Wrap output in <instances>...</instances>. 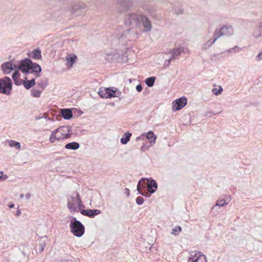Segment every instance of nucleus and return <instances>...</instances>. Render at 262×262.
Listing matches in <instances>:
<instances>
[{
    "label": "nucleus",
    "mask_w": 262,
    "mask_h": 262,
    "mask_svg": "<svg viewBox=\"0 0 262 262\" xmlns=\"http://www.w3.org/2000/svg\"><path fill=\"white\" fill-rule=\"evenodd\" d=\"M183 51L184 50L182 47L173 49L170 52L171 53L170 58L168 60H167L168 64H169L171 61L177 59Z\"/></svg>",
    "instance_id": "nucleus-19"
},
{
    "label": "nucleus",
    "mask_w": 262,
    "mask_h": 262,
    "mask_svg": "<svg viewBox=\"0 0 262 262\" xmlns=\"http://www.w3.org/2000/svg\"><path fill=\"white\" fill-rule=\"evenodd\" d=\"M46 246V242L45 240L42 238H40L38 241V244L37 245L36 247V251L38 253H41L43 250L44 247Z\"/></svg>",
    "instance_id": "nucleus-25"
},
{
    "label": "nucleus",
    "mask_w": 262,
    "mask_h": 262,
    "mask_svg": "<svg viewBox=\"0 0 262 262\" xmlns=\"http://www.w3.org/2000/svg\"><path fill=\"white\" fill-rule=\"evenodd\" d=\"M239 48L237 47V46H235L232 48H230L229 50H227L228 52L230 53H237L239 52Z\"/></svg>",
    "instance_id": "nucleus-41"
},
{
    "label": "nucleus",
    "mask_w": 262,
    "mask_h": 262,
    "mask_svg": "<svg viewBox=\"0 0 262 262\" xmlns=\"http://www.w3.org/2000/svg\"><path fill=\"white\" fill-rule=\"evenodd\" d=\"M99 96L103 98H110L112 97H118L121 95V92L116 89L114 90L111 88H101L98 92Z\"/></svg>",
    "instance_id": "nucleus-6"
},
{
    "label": "nucleus",
    "mask_w": 262,
    "mask_h": 262,
    "mask_svg": "<svg viewBox=\"0 0 262 262\" xmlns=\"http://www.w3.org/2000/svg\"><path fill=\"white\" fill-rule=\"evenodd\" d=\"M85 9V5L82 3H77L74 5L71 6L70 7H68L67 9L69 11H70L72 14L77 13V15H78V12L79 11H83Z\"/></svg>",
    "instance_id": "nucleus-12"
},
{
    "label": "nucleus",
    "mask_w": 262,
    "mask_h": 262,
    "mask_svg": "<svg viewBox=\"0 0 262 262\" xmlns=\"http://www.w3.org/2000/svg\"><path fill=\"white\" fill-rule=\"evenodd\" d=\"M256 59L260 60L262 59V52L256 56Z\"/></svg>",
    "instance_id": "nucleus-48"
},
{
    "label": "nucleus",
    "mask_w": 262,
    "mask_h": 262,
    "mask_svg": "<svg viewBox=\"0 0 262 262\" xmlns=\"http://www.w3.org/2000/svg\"><path fill=\"white\" fill-rule=\"evenodd\" d=\"M14 206V204L13 203H11L10 205H9V207L10 208H12Z\"/></svg>",
    "instance_id": "nucleus-53"
},
{
    "label": "nucleus",
    "mask_w": 262,
    "mask_h": 262,
    "mask_svg": "<svg viewBox=\"0 0 262 262\" xmlns=\"http://www.w3.org/2000/svg\"><path fill=\"white\" fill-rule=\"evenodd\" d=\"M214 38L213 39H209L208 40L204 45L203 46V48L204 49H207L209 47H210L216 41V40L219 38L217 36H214Z\"/></svg>",
    "instance_id": "nucleus-31"
},
{
    "label": "nucleus",
    "mask_w": 262,
    "mask_h": 262,
    "mask_svg": "<svg viewBox=\"0 0 262 262\" xmlns=\"http://www.w3.org/2000/svg\"><path fill=\"white\" fill-rule=\"evenodd\" d=\"M64 139L67 138L64 137V136L61 134V132L56 131V129L52 132L50 137V141L51 143H54L55 140Z\"/></svg>",
    "instance_id": "nucleus-18"
},
{
    "label": "nucleus",
    "mask_w": 262,
    "mask_h": 262,
    "mask_svg": "<svg viewBox=\"0 0 262 262\" xmlns=\"http://www.w3.org/2000/svg\"><path fill=\"white\" fill-rule=\"evenodd\" d=\"M76 108H62L60 110L61 116L66 120H69L73 117V110Z\"/></svg>",
    "instance_id": "nucleus-16"
},
{
    "label": "nucleus",
    "mask_w": 262,
    "mask_h": 262,
    "mask_svg": "<svg viewBox=\"0 0 262 262\" xmlns=\"http://www.w3.org/2000/svg\"><path fill=\"white\" fill-rule=\"evenodd\" d=\"M141 24H142L143 30L145 32H149L151 30L152 25L150 20L147 16L143 14L141 17Z\"/></svg>",
    "instance_id": "nucleus-13"
},
{
    "label": "nucleus",
    "mask_w": 262,
    "mask_h": 262,
    "mask_svg": "<svg viewBox=\"0 0 262 262\" xmlns=\"http://www.w3.org/2000/svg\"><path fill=\"white\" fill-rule=\"evenodd\" d=\"M198 252L196 251H190L189 253L190 256H189L188 260H195V258L198 256Z\"/></svg>",
    "instance_id": "nucleus-38"
},
{
    "label": "nucleus",
    "mask_w": 262,
    "mask_h": 262,
    "mask_svg": "<svg viewBox=\"0 0 262 262\" xmlns=\"http://www.w3.org/2000/svg\"><path fill=\"white\" fill-rule=\"evenodd\" d=\"M77 202L76 196L75 194V192L72 193V195L69 196L67 200V207L70 210V212H76L78 211L76 206Z\"/></svg>",
    "instance_id": "nucleus-11"
},
{
    "label": "nucleus",
    "mask_w": 262,
    "mask_h": 262,
    "mask_svg": "<svg viewBox=\"0 0 262 262\" xmlns=\"http://www.w3.org/2000/svg\"><path fill=\"white\" fill-rule=\"evenodd\" d=\"M182 231V228L180 226H177L172 229L171 234L174 235H177L179 232Z\"/></svg>",
    "instance_id": "nucleus-37"
},
{
    "label": "nucleus",
    "mask_w": 262,
    "mask_h": 262,
    "mask_svg": "<svg viewBox=\"0 0 262 262\" xmlns=\"http://www.w3.org/2000/svg\"><path fill=\"white\" fill-rule=\"evenodd\" d=\"M143 9L149 14L152 15L155 12L156 8L154 6L146 5L143 7Z\"/></svg>",
    "instance_id": "nucleus-33"
},
{
    "label": "nucleus",
    "mask_w": 262,
    "mask_h": 262,
    "mask_svg": "<svg viewBox=\"0 0 262 262\" xmlns=\"http://www.w3.org/2000/svg\"><path fill=\"white\" fill-rule=\"evenodd\" d=\"M223 92V89L221 86H220L219 89L214 88L212 89V93L215 95H219Z\"/></svg>",
    "instance_id": "nucleus-40"
},
{
    "label": "nucleus",
    "mask_w": 262,
    "mask_h": 262,
    "mask_svg": "<svg viewBox=\"0 0 262 262\" xmlns=\"http://www.w3.org/2000/svg\"><path fill=\"white\" fill-rule=\"evenodd\" d=\"M20 73L18 71L15 70L12 75V78L13 80L14 83L16 85H19L21 84L22 80L19 79L20 77Z\"/></svg>",
    "instance_id": "nucleus-22"
},
{
    "label": "nucleus",
    "mask_w": 262,
    "mask_h": 262,
    "mask_svg": "<svg viewBox=\"0 0 262 262\" xmlns=\"http://www.w3.org/2000/svg\"><path fill=\"white\" fill-rule=\"evenodd\" d=\"M12 81L11 79L5 76L0 78V94L8 95L12 90Z\"/></svg>",
    "instance_id": "nucleus-5"
},
{
    "label": "nucleus",
    "mask_w": 262,
    "mask_h": 262,
    "mask_svg": "<svg viewBox=\"0 0 262 262\" xmlns=\"http://www.w3.org/2000/svg\"><path fill=\"white\" fill-rule=\"evenodd\" d=\"M130 29H127L126 31H123L122 27H118V30L114 33V38L118 39H122L125 35L129 33Z\"/></svg>",
    "instance_id": "nucleus-20"
},
{
    "label": "nucleus",
    "mask_w": 262,
    "mask_h": 262,
    "mask_svg": "<svg viewBox=\"0 0 262 262\" xmlns=\"http://www.w3.org/2000/svg\"><path fill=\"white\" fill-rule=\"evenodd\" d=\"M234 33V30L231 26L224 25L219 30L216 29L215 30L213 36H216L219 38L224 35L231 36Z\"/></svg>",
    "instance_id": "nucleus-7"
},
{
    "label": "nucleus",
    "mask_w": 262,
    "mask_h": 262,
    "mask_svg": "<svg viewBox=\"0 0 262 262\" xmlns=\"http://www.w3.org/2000/svg\"><path fill=\"white\" fill-rule=\"evenodd\" d=\"M31 195L30 193H27L26 195V198L27 200H29L31 198Z\"/></svg>",
    "instance_id": "nucleus-51"
},
{
    "label": "nucleus",
    "mask_w": 262,
    "mask_h": 262,
    "mask_svg": "<svg viewBox=\"0 0 262 262\" xmlns=\"http://www.w3.org/2000/svg\"><path fill=\"white\" fill-rule=\"evenodd\" d=\"M59 262H70L68 259H65V258H61L60 259V261Z\"/></svg>",
    "instance_id": "nucleus-50"
},
{
    "label": "nucleus",
    "mask_w": 262,
    "mask_h": 262,
    "mask_svg": "<svg viewBox=\"0 0 262 262\" xmlns=\"http://www.w3.org/2000/svg\"><path fill=\"white\" fill-rule=\"evenodd\" d=\"M20 213H21L20 210L18 209L16 212L15 215L17 216H19Z\"/></svg>",
    "instance_id": "nucleus-52"
},
{
    "label": "nucleus",
    "mask_w": 262,
    "mask_h": 262,
    "mask_svg": "<svg viewBox=\"0 0 262 262\" xmlns=\"http://www.w3.org/2000/svg\"><path fill=\"white\" fill-rule=\"evenodd\" d=\"M39 86L41 88V90H42V91L45 89V88L46 87L47 84L45 83L41 82V83H39Z\"/></svg>",
    "instance_id": "nucleus-46"
},
{
    "label": "nucleus",
    "mask_w": 262,
    "mask_h": 262,
    "mask_svg": "<svg viewBox=\"0 0 262 262\" xmlns=\"http://www.w3.org/2000/svg\"><path fill=\"white\" fill-rule=\"evenodd\" d=\"M8 144L10 147H15L16 149H19L21 147L20 143L19 142L14 140L9 141Z\"/></svg>",
    "instance_id": "nucleus-36"
},
{
    "label": "nucleus",
    "mask_w": 262,
    "mask_h": 262,
    "mask_svg": "<svg viewBox=\"0 0 262 262\" xmlns=\"http://www.w3.org/2000/svg\"><path fill=\"white\" fill-rule=\"evenodd\" d=\"M112 105H114V103H113H113H112Z\"/></svg>",
    "instance_id": "nucleus-57"
},
{
    "label": "nucleus",
    "mask_w": 262,
    "mask_h": 262,
    "mask_svg": "<svg viewBox=\"0 0 262 262\" xmlns=\"http://www.w3.org/2000/svg\"><path fill=\"white\" fill-rule=\"evenodd\" d=\"M228 203V202H226V201L223 199L217 200L216 202V206H218L219 207H223Z\"/></svg>",
    "instance_id": "nucleus-39"
},
{
    "label": "nucleus",
    "mask_w": 262,
    "mask_h": 262,
    "mask_svg": "<svg viewBox=\"0 0 262 262\" xmlns=\"http://www.w3.org/2000/svg\"><path fill=\"white\" fill-rule=\"evenodd\" d=\"M28 56L33 59L38 60L41 58V51L39 48L34 49L32 52L28 53Z\"/></svg>",
    "instance_id": "nucleus-21"
},
{
    "label": "nucleus",
    "mask_w": 262,
    "mask_h": 262,
    "mask_svg": "<svg viewBox=\"0 0 262 262\" xmlns=\"http://www.w3.org/2000/svg\"><path fill=\"white\" fill-rule=\"evenodd\" d=\"M187 103V99L185 97H181L174 100L172 102V110L178 111L183 108Z\"/></svg>",
    "instance_id": "nucleus-9"
},
{
    "label": "nucleus",
    "mask_w": 262,
    "mask_h": 262,
    "mask_svg": "<svg viewBox=\"0 0 262 262\" xmlns=\"http://www.w3.org/2000/svg\"><path fill=\"white\" fill-rule=\"evenodd\" d=\"M147 181V189L148 192L147 193L150 194V196L151 194H153L156 192L158 188V184L157 182L152 178H146Z\"/></svg>",
    "instance_id": "nucleus-10"
},
{
    "label": "nucleus",
    "mask_w": 262,
    "mask_h": 262,
    "mask_svg": "<svg viewBox=\"0 0 262 262\" xmlns=\"http://www.w3.org/2000/svg\"><path fill=\"white\" fill-rule=\"evenodd\" d=\"M8 177L6 174H4L3 171H0V181L7 180Z\"/></svg>",
    "instance_id": "nucleus-43"
},
{
    "label": "nucleus",
    "mask_w": 262,
    "mask_h": 262,
    "mask_svg": "<svg viewBox=\"0 0 262 262\" xmlns=\"http://www.w3.org/2000/svg\"><path fill=\"white\" fill-rule=\"evenodd\" d=\"M141 138H144L143 136H142V135L140 136V137H138L137 138H136V140L137 141H138L139 140H140L141 139Z\"/></svg>",
    "instance_id": "nucleus-54"
},
{
    "label": "nucleus",
    "mask_w": 262,
    "mask_h": 262,
    "mask_svg": "<svg viewBox=\"0 0 262 262\" xmlns=\"http://www.w3.org/2000/svg\"><path fill=\"white\" fill-rule=\"evenodd\" d=\"M136 89L138 92H140L142 91L143 88L141 84H139L136 86Z\"/></svg>",
    "instance_id": "nucleus-45"
},
{
    "label": "nucleus",
    "mask_w": 262,
    "mask_h": 262,
    "mask_svg": "<svg viewBox=\"0 0 262 262\" xmlns=\"http://www.w3.org/2000/svg\"><path fill=\"white\" fill-rule=\"evenodd\" d=\"M253 35L255 38H258L262 36V26L260 25L255 29Z\"/></svg>",
    "instance_id": "nucleus-35"
},
{
    "label": "nucleus",
    "mask_w": 262,
    "mask_h": 262,
    "mask_svg": "<svg viewBox=\"0 0 262 262\" xmlns=\"http://www.w3.org/2000/svg\"><path fill=\"white\" fill-rule=\"evenodd\" d=\"M42 90L36 88H33L31 90V94L32 97L35 98L40 97L42 93Z\"/></svg>",
    "instance_id": "nucleus-30"
},
{
    "label": "nucleus",
    "mask_w": 262,
    "mask_h": 262,
    "mask_svg": "<svg viewBox=\"0 0 262 262\" xmlns=\"http://www.w3.org/2000/svg\"><path fill=\"white\" fill-rule=\"evenodd\" d=\"M16 69L20 70L25 75L34 73L36 78L39 77V74L41 72V67L37 63L33 62L29 58H26L18 62L15 66Z\"/></svg>",
    "instance_id": "nucleus-1"
},
{
    "label": "nucleus",
    "mask_w": 262,
    "mask_h": 262,
    "mask_svg": "<svg viewBox=\"0 0 262 262\" xmlns=\"http://www.w3.org/2000/svg\"><path fill=\"white\" fill-rule=\"evenodd\" d=\"M24 194H20V198L21 199H23V198H24Z\"/></svg>",
    "instance_id": "nucleus-55"
},
{
    "label": "nucleus",
    "mask_w": 262,
    "mask_h": 262,
    "mask_svg": "<svg viewBox=\"0 0 262 262\" xmlns=\"http://www.w3.org/2000/svg\"><path fill=\"white\" fill-rule=\"evenodd\" d=\"M101 211L98 209H86L81 210L80 213L81 214L88 216L91 218L94 217L96 215L101 213Z\"/></svg>",
    "instance_id": "nucleus-15"
},
{
    "label": "nucleus",
    "mask_w": 262,
    "mask_h": 262,
    "mask_svg": "<svg viewBox=\"0 0 262 262\" xmlns=\"http://www.w3.org/2000/svg\"><path fill=\"white\" fill-rule=\"evenodd\" d=\"M143 148H144V147H143V146H142V147H141V149H141V150H143Z\"/></svg>",
    "instance_id": "nucleus-56"
},
{
    "label": "nucleus",
    "mask_w": 262,
    "mask_h": 262,
    "mask_svg": "<svg viewBox=\"0 0 262 262\" xmlns=\"http://www.w3.org/2000/svg\"><path fill=\"white\" fill-rule=\"evenodd\" d=\"M156 79V77L151 76L146 78L145 82L148 87H152L154 85Z\"/></svg>",
    "instance_id": "nucleus-32"
},
{
    "label": "nucleus",
    "mask_w": 262,
    "mask_h": 262,
    "mask_svg": "<svg viewBox=\"0 0 262 262\" xmlns=\"http://www.w3.org/2000/svg\"><path fill=\"white\" fill-rule=\"evenodd\" d=\"M131 136L132 133L129 132L124 133L120 139L121 144L123 145L126 144L129 141Z\"/></svg>",
    "instance_id": "nucleus-26"
},
{
    "label": "nucleus",
    "mask_w": 262,
    "mask_h": 262,
    "mask_svg": "<svg viewBox=\"0 0 262 262\" xmlns=\"http://www.w3.org/2000/svg\"><path fill=\"white\" fill-rule=\"evenodd\" d=\"M124 193L127 196H129L130 194L129 189L127 188H125L124 189Z\"/></svg>",
    "instance_id": "nucleus-47"
},
{
    "label": "nucleus",
    "mask_w": 262,
    "mask_h": 262,
    "mask_svg": "<svg viewBox=\"0 0 262 262\" xmlns=\"http://www.w3.org/2000/svg\"><path fill=\"white\" fill-rule=\"evenodd\" d=\"M208 113L210 114V116L215 114L213 113L212 112H206V114H205L204 116H208Z\"/></svg>",
    "instance_id": "nucleus-49"
},
{
    "label": "nucleus",
    "mask_w": 262,
    "mask_h": 262,
    "mask_svg": "<svg viewBox=\"0 0 262 262\" xmlns=\"http://www.w3.org/2000/svg\"><path fill=\"white\" fill-rule=\"evenodd\" d=\"M144 200L141 196H138L136 199V203L138 205H141L144 203Z\"/></svg>",
    "instance_id": "nucleus-42"
},
{
    "label": "nucleus",
    "mask_w": 262,
    "mask_h": 262,
    "mask_svg": "<svg viewBox=\"0 0 262 262\" xmlns=\"http://www.w3.org/2000/svg\"><path fill=\"white\" fill-rule=\"evenodd\" d=\"M193 262H206V256L201 252H198V256L195 258V260H193Z\"/></svg>",
    "instance_id": "nucleus-34"
},
{
    "label": "nucleus",
    "mask_w": 262,
    "mask_h": 262,
    "mask_svg": "<svg viewBox=\"0 0 262 262\" xmlns=\"http://www.w3.org/2000/svg\"><path fill=\"white\" fill-rule=\"evenodd\" d=\"M75 194L76 196V200H77V205L78 208L80 211L81 210H82V208L84 207V206L83 205L82 200L80 198V195L77 192H75Z\"/></svg>",
    "instance_id": "nucleus-29"
},
{
    "label": "nucleus",
    "mask_w": 262,
    "mask_h": 262,
    "mask_svg": "<svg viewBox=\"0 0 262 262\" xmlns=\"http://www.w3.org/2000/svg\"><path fill=\"white\" fill-rule=\"evenodd\" d=\"M80 147V144L76 142H72L67 144L65 148L68 149L76 150Z\"/></svg>",
    "instance_id": "nucleus-28"
},
{
    "label": "nucleus",
    "mask_w": 262,
    "mask_h": 262,
    "mask_svg": "<svg viewBox=\"0 0 262 262\" xmlns=\"http://www.w3.org/2000/svg\"><path fill=\"white\" fill-rule=\"evenodd\" d=\"M143 13L138 9L135 12H130L126 14L124 18V22L127 26L138 28L141 26V17Z\"/></svg>",
    "instance_id": "nucleus-2"
},
{
    "label": "nucleus",
    "mask_w": 262,
    "mask_h": 262,
    "mask_svg": "<svg viewBox=\"0 0 262 262\" xmlns=\"http://www.w3.org/2000/svg\"><path fill=\"white\" fill-rule=\"evenodd\" d=\"M77 59V56L75 54H68L66 57V60H67V65L68 67H71L75 62V60Z\"/></svg>",
    "instance_id": "nucleus-23"
},
{
    "label": "nucleus",
    "mask_w": 262,
    "mask_h": 262,
    "mask_svg": "<svg viewBox=\"0 0 262 262\" xmlns=\"http://www.w3.org/2000/svg\"><path fill=\"white\" fill-rule=\"evenodd\" d=\"M72 127L70 126H61L56 129V131L61 132V134L64 136V137L69 138L71 137L72 133H71Z\"/></svg>",
    "instance_id": "nucleus-17"
},
{
    "label": "nucleus",
    "mask_w": 262,
    "mask_h": 262,
    "mask_svg": "<svg viewBox=\"0 0 262 262\" xmlns=\"http://www.w3.org/2000/svg\"><path fill=\"white\" fill-rule=\"evenodd\" d=\"M146 182V178H141L138 182L137 190L138 191V194H140L146 197H150V194L147 193L145 190V188H147Z\"/></svg>",
    "instance_id": "nucleus-8"
},
{
    "label": "nucleus",
    "mask_w": 262,
    "mask_h": 262,
    "mask_svg": "<svg viewBox=\"0 0 262 262\" xmlns=\"http://www.w3.org/2000/svg\"><path fill=\"white\" fill-rule=\"evenodd\" d=\"M142 136L144 138H146L149 142L152 143H155L157 137L152 131L148 132L147 134H142Z\"/></svg>",
    "instance_id": "nucleus-24"
},
{
    "label": "nucleus",
    "mask_w": 262,
    "mask_h": 262,
    "mask_svg": "<svg viewBox=\"0 0 262 262\" xmlns=\"http://www.w3.org/2000/svg\"><path fill=\"white\" fill-rule=\"evenodd\" d=\"M22 83L26 89L29 90L35 84V80L34 78L30 80H27L26 81H23Z\"/></svg>",
    "instance_id": "nucleus-27"
},
{
    "label": "nucleus",
    "mask_w": 262,
    "mask_h": 262,
    "mask_svg": "<svg viewBox=\"0 0 262 262\" xmlns=\"http://www.w3.org/2000/svg\"><path fill=\"white\" fill-rule=\"evenodd\" d=\"M136 1L117 0V10L119 13H123L131 10L138 4Z\"/></svg>",
    "instance_id": "nucleus-4"
},
{
    "label": "nucleus",
    "mask_w": 262,
    "mask_h": 262,
    "mask_svg": "<svg viewBox=\"0 0 262 262\" xmlns=\"http://www.w3.org/2000/svg\"><path fill=\"white\" fill-rule=\"evenodd\" d=\"M15 66H16V64H13L11 61L5 62L2 64L1 68L4 74H8L15 69Z\"/></svg>",
    "instance_id": "nucleus-14"
},
{
    "label": "nucleus",
    "mask_w": 262,
    "mask_h": 262,
    "mask_svg": "<svg viewBox=\"0 0 262 262\" xmlns=\"http://www.w3.org/2000/svg\"><path fill=\"white\" fill-rule=\"evenodd\" d=\"M70 228L71 232L77 237H81L84 233V225L75 217H71Z\"/></svg>",
    "instance_id": "nucleus-3"
},
{
    "label": "nucleus",
    "mask_w": 262,
    "mask_h": 262,
    "mask_svg": "<svg viewBox=\"0 0 262 262\" xmlns=\"http://www.w3.org/2000/svg\"><path fill=\"white\" fill-rule=\"evenodd\" d=\"M28 248V246H23L22 247H21L20 248V250L21 251H22V253H23V254L26 256H27V253H26L25 252V248Z\"/></svg>",
    "instance_id": "nucleus-44"
}]
</instances>
